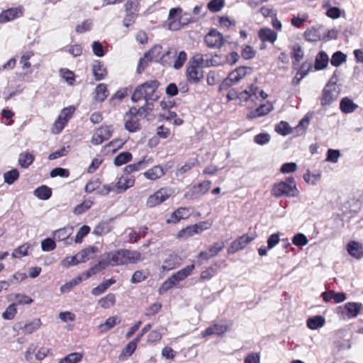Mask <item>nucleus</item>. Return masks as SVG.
Instances as JSON below:
<instances>
[{
  "label": "nucleus",
  "mask_w": 363,
  "mask_h": 363,
  "mask_svg": "<svg viewBox=\"0 0 363 363\" xmlns=\"http://www.w3.org/2000/svg\"><path fill=\"white\" fill-rule=\"evenodd\" d=\"M106 257L108 266L112 267L135 264L142 259L141 254L136 250H117L107 252Z\"/></svg>",
  "instance_id": "nucleus-1"
},
{
  "label": "nucleus",
  "mask_w": 363,
  "mask_h": 363,
  "mask_svg": "<svg viewBox=\"0 0 363 363\" xmlns=\"http://www.w3.org/2000/svg\"><path fill=\"white\" fill-rule=\"evenodd\" d=\"M160 83L157 80H149L138 86L134 90L131 100L138 102L141 99L145 101L153 102L160 98V92L157 91Z\"/></svg>",
  "instance_id": "nucleus-2"
},
{
  "label": "nucleus",
  "mask_w": 363,
  "mask_h": 363,
  "mask_svg": "<svg viewBox=\"0 0 363 363\" xmlns=\"http://www.w3.org/2000/svg\"><path fill=\"white\" fill-rule=\"evenodd\" d=\"M204 60L201 55H194L188 62L186 69V80L190 84H198L203 78Z\"/></svg>",
  "instance_id": "nucleus-3"
},
{
  "label": "nucleus",
  "mask_w": 363,
  "mask_h": 363,
  "mask_svg": "<svg viewBox=\"0 0 363 363\" xmlns=\"http://www.w3.org/2000/svg\"><path fill=\"white\" fill-rule=\"evenodd\" d=\"M187 59L185 51L177 52L174 48L165 51L160 59V64L165 67H173L175 69L182 67Z\"/></svg>",
  "instance_id": "nucleus-4"
},
{
  "label": "nucleus",
  "mask_w": 363,
  "mask_h": 363,
  "mask_svg": "<svg viewBox=\"0 0 363 363\" xmlns=\"http://www.w3.org/2000/svg\"><path fill=\"white\" fill-rule=\"evenodd\" d=\"M195 268L194 264L187 265L183 269L177 271L166 279L159 288V294H163L186 277H188Z\"/></svg>",
  "instance_id": "nucleus-5"
},
{
  "label": "nucleus",
  "mask_w": 363,
  "mask_h": 363,
  "mask_svg": "<svg viewBox=\"0 0 363 363\" xmlns=\"http://www.w3.org/2000/svg\"><path fill=\"white\" fill-rule=\"evenodd\" d=\"M272 194L276 197H294L298 194V190L294 177H289L285 181L279 182L273 186Z\"/></svg>",
  "instance_id": "nucleus-6"
},
{
  "label": "nucleus",
  "mask_w": 363,
  "mask_h": 363,
  "mask_svg": "<svg viewBox=\"0 0 363 363\" xmlns=\"http://www.w3.org/2000/svg\"><path fill=\"white\" fill-rule=\"evenodd\" d=\"M340 94V89L335 82L330 81L323 90L320 104L323 106H328L335 101Z\"/></svg>",
  "instance_id": "nucleus-7"
},
{
  "label": "nucleus",
  "mask_w": 363,
  "mask_h": 363,
  "mask_svg": "<svg viewBox=\"0 0 363 363\" xmlns=\"http://www.w3.org/2000/svg\"><path fill=\"white\" fill-rule=\"evenodd\" d=\"M363 305L357 302H347L337 308L338 313L343 318L351 319L356 318L362 311Z\"/></svg>",
  "instance_id": "nucleus-8"
},
{
  "label": "nucleus",
  "mask_w": 363,
  "mask_h": 363,
  "mask_svg": "<svg viewBox=\"0 0 363 363\" xmlns=\"http://www.w3.org/2000/svg\"><path fill=\"white\" fill-rule=\"evenodd\" d=\"M170 196V189L161 188L153 194L148 196L146 201V206L149 208L155 207L165 201Z\"/></svg>",
  "instance_id": "nucleus-9"
},
{
  "label": "nucleus",
  "mask_w": 363,
  "mask_h": 363,
  "mask_svg": "<svg viewBox=\"0 0 363 363\" xmlns=\"http://www.w3.org/2000/svg\"><path fill=\"white\" fill-rule=\"evenodd\" d=\"M211 186V182L209 180H206L199 184L194 185L185 194V197L190 199H199L209 191Z\"/></svg>",
  "instance_id": "nucleus-10"
},
{
  "label": "nucleus",
  "mask_w": 363,
  "mask_h": 363,
  "mask_svg": "<svg viewBox=\"0 0 363 363\" xmlns=\"http://www.w3.org/2000/svg\"><path fill=\"white\" fill-rule=\"evenodd\" d=\"M113 131V128L111 125L101 126L93 134L91 143L94 145L101 144L111 137Z\"/></svg>",
  "instance_id": "nucleus-11"
},
{
  "label": "nucleus",
  "mask_w": 363,
  "mask_h": 363,
  "mask_svg": "<svg viewBox=\"0 0 363 363\" xmlns=\"http://www.w3.org/2000/svg\"><path fill=\"white\" fill-rule=\"evenodd\" d=\"M204 41L210 48H220L224 45L223 35L215 29H211L205 36Z\"/></svg>",
  "instance_id": "nucleus-12"
},
{
  "label": "nucleus",
  "mask_w": 363,
  "mask_h": 363,
  "mask_svg": "<svg viewBox=\"0 0 363 363\" xmlns=\"http://www.w3.org/2000/svg\"><path fill=\"white\" fill-rule=\"evenodd\" d=\"M74 111V108L72 106L65 108L62 110L54 123V128L56 130L55 133H59L62 130L69 119L72 117Z\"/></svg>",
  "instance_id": "nucleus-13"
},
{
  "label": "nucleus",
  "mask_w": 363,
  "mask_h": 363,
  "mask_svg": "<svg viewBox=\"0 0 363 363\" xmlns=\"http://www.w3.org/2000/svg\"><path fill=\"white\" fill-rule=\"evenodd\" d=\"M182 264V258L174 252H170L163 261L161 269L168 272L176 269Z\"/></svg>",
  "instance_id": "nucleus-14"
},
{
  "label": "nucleus",
  "mask_w": 363,
  "mask_h": 363,
  "mask_svg": "<svg viewBox=\"0 0 363 363\" xmlns=\"http://www.w3.org/2000/svg\"><path fill=\"white\" fill-rule=\"evenodd\" d=\"M255 239L254 236H250L244 234L238 239L235 240L228 248V253H235L245 247V246Z\"/></svg>",
  "instance_id": "nucleus-15"
},
{
  "label": "nucleus",
  "mask_w": 363,
  "mask_h": 363,
  "mask_svg": "<svg viewBox=\"0 0 363 363\" xmlns=\"http://www.w3.org/2000/svg\"><path fill=\"white\" fill-rule=\"evenodd\" d=\"M135 184V179L132 176H121L118 181L113 184L114 193L118 194L124 192L128 189L132 187Z\"/></svg>",
  "instance_id": "nucleus-16"
},
{
  "label": "nucleus",
  "mask_w": 363,
  "mask_h": 363,
  "mask_svg": "<svg viewBox=\"0 0 363 363\" xmlns=\"http://www.w3.org/2000/svg\"><path fill=\"white\" fill-rule=\"evenodd\" d=\"M141 118L136 115L131 113L130 110L124 116L125 128L131 133H134L140 130V120Z\"/></svg>",
  "instance_id": "nucleus-17"
},
{
  "label": "nucleus",
  "mask_w": 363,
  "mask_h": 363,
  "mask_svg": "<svg viewBox=\"0 0 363 363\" xmlns=\"http://www.w3.org/2000/svg\"><path fill=\"white\" fill-rule=\"evenodd\" d=\"M23 16V7L11 8L0 14V23H6Z\"/></svg>",
  "instance_id": "nucleus-18"
},
{
  "label": "nucleus",
  "mask_w": 363,
  "mask_h": 363,
  "mask_svg": "<svg viewBox=\"0 0 363 363\" xmlns=\"http://www.w3.org/2000/svg\"><path fill=\"white\" fill-rule=\"evenodd\" d=\"M92 74L96 81L104 79L107 75V69L103 62L94 60L91 65Z\"/></svg>",
  "instance_id": "nucleus-19"
},
{
  "label": "nucleus",
  "mask_w": 363,
  "mask_h": 363,
  "mask_svg": "<svg viewBox=\"0 0 363 363\" xmlns=\"http://www.w3.org/2000/svg\"><path fill=\"white\" fill-rule=\"evenodd\" d=\"M190 216L189 208L186 207H180L174 211L170 216V218L167 220L168 223H177L182 219L188 218Z\"/></svg>",
  "instance_id": "nucleus-20"
},
{
  "label": "nucleus",
  "mask_w": 363,
  "mask_h": 363,
  "mask_svg": "<svg viewBox=\"0 0 363 363\" xmlns=\"http://www.w3.org/2000/svg\"><path fill=\"white\" fill-rule=\"evenodd\" d=\"M258 37L262 43L273 44L277 39V33L269 28H262L258 31Z\"/></svg>",
  "instance_id": "nucleus-21"
},
{
  "label": "nucleus",
  "mask_w": 363,
  "mask_h": 363,
  "mask_svg": "<svg viewBox=\"0 0 363 363\" xmlns=\"http://www.w3.org/2000/svg\"><path fill=\"white\" fill-rule=\"evenodd\" d=\"M347 250L350 255L356 259L363 257V245L357 241L349 242L347 245Z\"/></svg>",
  "instance_id": "nucleus-22"
},
{
  "label": "nucleus",
  "mask_w": 363,
  "mask_h": 363,
  "mask_svg": "<svg viewBox=\"0 0 363 363\" xmlns=\"http://www.w3.org/2000/svg\"><path fill=\"white\" fill-rule=\"evenodd\" d=\"M273 110V105L271 102L267 101L266 104L260 105L256 109L252 111L248 115L247 118H258L267 115Z\"/></svg>",
  "instance_id": "nucleus-23"
},
{
  "label": "nucleus",
  "mask_w": 363,
  "mask_h": 363,
  "mask_svg": "<svg viewBox=\"0 0 363 363\" xmlns=\"http://www.w3.org/2000/svg\"><path fill=\"white\" fill-rule=\"evenodd\" d=\"M130 113L137 116H139L140 118H144L147 117L150 112L153 110V104L152 102L145 101V104L140 108H137L135 106L131 107L130 108Z\"/></svg>",
  "instance_id": "nucleus-24"
},
{
  "label": "nucleus",
  "mask_w": 363,
  "mask_h": 363,
  "mask_svg": "<svg viewBox=\"0 0 363 363\" xmlns=\"http://www.w3.org/2000/svg\"><path fill=\"white\" fill-rule=\"evenodd\" d=\"M147 157H143V160L138 161L136 163L130 164L127 165L124 168V172L127 174H130L134 172H137L146 167L150 163L152 162V160L150 158L146 159Z\"/></svg>",
  "instance_id": "nucleus-25"
},
{
  "label": "nucleus",
  "mask_w": 363,
  "mask_h": 363,
  "mask_svg": "<svg viewBox=\"0 0 363 363\" xmlns=\"http://www.w3.org/2000/svg\"><path fill=\"white\" fill-rule=\"evenodd\" d=\"M165 174V171L160 165H155L143 173L144 177L150 180H156L161 178Z\"/></svg>",
  "instance_id": "nucleus-26"
},
{
  "label": "nucleus",
  "mask_w": 363,
  "mask_h": 363,
  "mask_svg": "<svg viewBox=\"0 0 363 363\" xmlns=\"http://www.w3.org/2000/svg\"><path fill=\"white\" fill-rule=\"evenodd\" d=\"M325 323V319L320 315L309 317L306 320L307 327L311 330H318Z\"/></svg>",
  "instance_id": "nucleus-27"
},
{
  "label": "nucleus",
  "mask_w": 363,
  "mask_h": 363,
  "mask_svg": "<svg viewBox=\"0 0 363 363\" xmlns=\"http://www.w3.org/2000/svg\"><path fill=\"white\" fill-rule=\"evenodd\" d=\"M357 108L358 105L348 97L342 98L340 102L341 111L346 114L354 112Z\"/></svg>",
  "instance_id": "nucleus-28"
},
{
  "label": "nucleus",
  "mask_w": 363,
  "mask_h": 363,
  "mask_svg": "<svg viewBox=\"0 0 363 363\" xmlns=\"http://www.w3.org/2000/svg\"><path fill=\"white\" fill-rule=\"evenodd\" d=\"M227 326L223 324H214L207 328L202 332V336L204 337L208 335H220L227 331Z\"/></svg>",
  "instance_id": "nucleus-29"
},
{
  "label": "nucleus",
  "mask_w": 363,
  "mask_h": 363,
  "mask_svg": "<svg viewBox=\"0 0 363 363\" xmlns=\"http://www.w3.org/2000/svg\"><path fill=\"white\" fill-rule=\"evenodd\" d=\"M329 58L325 51H320L316 55L314 67L315 70L325 69L328 65Z\"/></svg>",
  "instance_id": "nucleus-30"
},
{
  "label": "nucleus",
  "mask_w": 363,
  "mask_h": 363,
  "mask_svg": "<svg viewBox=\"0 0 363 363\" xmlns=\"http://www.w3.org/2000/svg\"><path fill=\"white\" fill-rule=\"evenodd\" d=\"M140 341V337H136L133 340L128 343V345L122 350L119 359L124 360V357L130 356L136 349L137 343Z\"/></svg>",
  "instance_id": "nucleus-31"
},
{
  "label": "nucleus",
  "mask_w": 363,
  "mask_h": 363,
  "mask_svg": "<svg viewBox=\"0 0 363 363\" xmlns=\"http://www.w3.org/2000/svg\"><path fill=\"white\" fill-rule=\"evenodd\" d=\"M33 195L40 200H48L52 196V189L45 185H42L34 190Z\"/></svg>",
  "instance_id": "nucleus-32"
},
{
  "label": "nucleus",
  "mask_w": 363,
  "mask_h": 363,
  "mask_svg": "<svg viewBox=\"0 0 363 363\" xmlns=\"http://www.w3.org/2000/svg\"><path fill=\"white\" fill-rule=\"evenodd\" d=\"M251 68L249 67H240L231 72L228 77L234 82V83L238 82L242 79L247 73V70H250Z\"/></svg>",
  "instance_id": "nucleus-33"
},
{
  "label": "nucleus",
  "mask_w": 363,
  "mask_h": 363,
  "mask_svg": "<svg viewBox=\"0 0 363 363\" xmlns=\"http://www.w3.org/2000/svg\"><path fill=\"white\" fill-rule=\"evenodd\" d=\"M116 283V280L113 278L104 281L101 284L94 287L91 290V294L94 296H99L105 292L112 284Z\"/></svg>",
  "instance_id": "nucleus-34"
},
{
  "label": "nucleus",
  "mask_w": 363,
  "mask_h": 363,
  "mask_svg": "<svg viewBox=\"0 0 363 363\" xmlns=\"http://www.w3.org/2000/svg\"><path fill=\"white\" fill-rule=\"evenodd\" d=\"M162 47L160 45H155L152 49L145 53V57H149L150 61L159 62L160 63V59L162 55Z\"/></svg>",
  "instance_id": "nucleus-35"
},
{
  "label": "nucleus",
  "mask_w": 363,
  "mask_h": 363,
  "mask_svg": "<svg viewBox=\"0 0 363 363\" xmlns=\"http://www.w3.org/2000/svg\"><path fill=\"white\" fill-rule=\"evenodd\" d=\"M72 233V228L69 227H65L63 228L58 229L53 233V238L57 241L65 240L71 235Z\"/></svg>",
  "instance_id": "nucleus-36"
},
{
  "label": "nucleus",
  "mask_w": 363,
  "mask_h": 363,
  "mask_svg": "<svg viewBox=\"0 0 363 363\" xmlns=\"http://www.w3.org/2000/svg\"><path fill=\"white\" fill-rule=\"evenodd\" d=\"M98 252V247L96 246H89L81 250L78 254L79 262H85L90 259L91 255Z\"/></svg>",
  "instance_id": "nucleus-37"
},
{
  "label": "nucleus",
  "mask_w": 363,
  "mask_h": 363,
  "mask_svg": "<svg viewBox=\"0 0 363 363\" xmlns=\"http://www.w3.org/2000/svg\"><path fill=\"white\" fill-rule=\"evenodd\" d=\"M112 230V226L108 221H101L95 226L93 233L96 235H102L109 233Z\"/></svg>",
  "instance_id": "nucleus-38"
},
{
  "label": "nucleus",
  "mask_w": 363,
  "mask_h": 363,
  "mask_svg": "<svg viewBox=\"0 0 363 363\" xmlns=\"http://www.w3.org/2000/svg\"><path fill=\"white\" fill-rule=\"evenodd\" d=\"M34 161V156L30 152H24L19 155L18 164L24 169H27Z\"/></svg>",
  "instance_id": "nucleus-39"
},
{
  "label": "nucleus",
  "mask_w": 363,
  "mask_h": 363,
  "mask_svg": "<svg viewBox=\"0 0 363 363\" xmlns=\"http://www.w3.org/2000/svg\"><path fill=\"white\" fill-rule=\"evenodd\" d=\"M42 325L40 318H35L28 323L24 325L22 328L24 334H31L34 331L37 330Z\"/></svg>",
  "instance_id": "nucleus-40"
},
{
  "label": "nucleus",
  "mask_w": 363,
  "mask_h": 363,
  "mask_svg": "<svg viewBox=\"0 0 363 363\" xmlns=\"http://www.w3.org/2000/svg\"><path fill=\"white\" fill-rule=\"evenodd\" d=\"M19 172L14 168L4 174V181L9 185L13 184L19 178Z\"/></svg>",
  "instance_id": "nucleus-41"
},
{
  "label": "nucleus",
  "mask_w": 363,
  "mask_h": 363,
  "mask_svg": "<svg viewBox=\"0 0 363 363\" xmlns=\"http://www.w3.org/2000/svg\"><path fill=\"white\" fill-rule=\"evenodd\" d=\"M132 157V154L129 152H121L114 158V164L117 167L121 166L130 162Z\"/></svg>",
  "instance_id": "nucleus-42"
},
{
  "label": "nucleus",
  "mask_w": 363,
  "mask_h": 363,
  "mask_svg": "<svg viewBox=\"0 0 363 363\" xmlns=\"http://www.w3.org/2000/svg\"><path fill=\"white\" fill-rule=\"evenodd\" d=\"M11 296L13 297V300L16 301V305H28L33 302V298L24 294L16 293L13 294Z\"/></svg>",
  "instance_id": "nucleus-43"
},
{
  "label": "nucleus",
  "mask_w": 363,
  "mask_h": 363,
  "mask_svg": "<svg viewBox=\"0 0 363 363\" xmlns=\"http://www.w3.org/2000/svg\"><path fill=\"white\" fill-rule=\"evenodd\" d=\"M34 55L33 50H26L23 52L20 60V64L21 65L22 69H26L31 67V64L29 60Z\"/></svg>",
  "instance_id": "nucleus-44"
},
{
  "label": "nucleus",
  "mask_w": 363,
  "mask_h": 363,
  "mask_svg": "<svg viewBox=\"0 0 363 363\" xmlns=\"http://www.w3.org/2000/svg\"><path fill=\"white\" fill-rule=\"evenodd\" d=\"M116 297L113 294H108L99 301V303L103 308H109L115 304Z\"/></svg>",
  "instance_id": "nucleus-45"
},
{
  "label": "nucleus",
  "mask_w": 363,
  "mask_h": 363,
  "mask_svg": "<svg viewBox=\"0 0 363 363\" xmlns=\"http://www.w3.org/2000/svg\"><path fill=\"white\" fill-rule=\"evenodd\" d=\"M347 60V55L341 51H337L332 55L330 63L334 67H339Z\"/></svg>",
  "instance_id": "nucleus-46"
},
{
  "label": "nucleus",
  "mask_w": 363,
  "mask_h": 363,
  "mask_svg": "<svg viewBox=\"0 0 363 363\" xmlns=\"http://www.w3.org/2000/svg\"><path fill=\"white\" fill-rule=\"evenodd\" d=\"M96 100L103 101L108 96V91L104 84H99L95 89Z\"/></svg>",
  "instance_id": "nucleus-47"
},
{
  "label": "nucleus",
  "mask_w": 363,
  "mask_h": 363,
  "mask_svg": "<svg viewBox=\"0 0 363 363\" xmlns=\"http://www.w3.org/2000/svg\"><path fill=\"white\" fill-rule=\"evenodd\" d=\"M163 331L164 328L162 327L152 330L147 336V341L151 343L159 342L162 337Z\"/></svg>",
  "instance_id": "nucleus-48"
},
{
  "label": "nucleus",
  "mask_w": 363,
  "mask_h": 363,
  "mask_svg": "<svg viewBox=\"0 0 363 363\" xmlns=\"http://www.w3.org/2000/svg\"><path fill=\"white\" fill-rule=\"evenodd\" d=\"M82 359V354L79 352L71 353L62 358L59 363H78Z\"/></svg>",
  "instance_id": "nucleus-49"
},
{
  "label": "nucleus",
  "mask_w": 363,
  "mask_h": 363,
  "mask_svg": "<svg viewBox=\"0 0 363 363\" xmlns=\"http://www.w3.org/2000/svg\"><path fill=\"white\" fill-rule=\"evenodd\" d=\"M291 57L293 59V64L294 65L298 64L300 62V61L303 57V51L302 50V48L298 45H295L293 48L292 53H291Z\"/></svg>",
  "instance_id": "nucleus-50"
},
{
  "label": "nucleus",
  "mask_w": 363,
  "mask_h": 363,
  "mask_svg": "<svg viewBox=\"0 0 363 363\" xmlns=\"http://www.w3.org/2000/svg\"><path fill=\"white\" fill-rule=\"evenodd\" d=\"M199 164V160L197 159H191L189 160L187 162H186L183 166H182L179 169H177L176 174L177 176L182 175L185 172L190 170L194 167L196 166Z\"/></svg>",
  "instance_id": "nucleus-51"
},
{
  "label": "nucleus",
  "mask_w": 363,
  "mask_h": 363,
  "mask_svg": "<svg viewBox=\"0 0 363 363\" xmlns=\"http://www.w3.org/2000/svg\"><path fill=\"white\" fill-rule=\"evenodd\" d=\"M92 204L93 202L91 200H86L83 201L82 203L76 206L75 208H74L73 212L76 215L82 214L86 211L87 210H89L91 207Z\"/></svg>",
  "instance_id": "nucleus-52"
},
{
  "label": "nucleus",
  "mask_w": 363,
  "mask_h": 363,
  "mask_svg": "<svg viewBox=\"0 0 363 363\" xmlns=\"http://www.w3.org/2000/svg\"><path fill=\"white\" fill-rule=\"evenodd\" d=\"M117 323L116 317H109L107 318L104 323H102L99 325V329L102 333L106 332L113 328L117 324Z\"/></svg>",
  "instance_id": "nucleus-53"
},
{
  "label": "nucleus",
  "mask_w": 363,
  "mask_h": 363,
  "mask_svg": "<svg viewBox=\"0 0 363 363\" xmlns=\"http://www.w3.org/2000/svg\"><path fill=\"white\" fill-rule=\"evenodd\" d=\"M275 130L281 135H287L291 133V128L287 122L281 121L276 125Z\"/></svg>",
  "instance_id": "nucleus-54"
},
{
  "label": "nucleus",
  "mask_w": 363,
  "mask_h": 363,
  "mask_svg": "<svg viewBox=\"0 0 363 363\" xmlns=\"http://www.w3.org/2000/svg\"><path fill=\"white\" fill-rule=\"evenodd\" d=\"M308 240L303 233H297L292 238V243L298 247H303L308 244Z\"/></svg>",
  "instance_id": "nucleus-55"
},
{
  "label": "nucleus",
  "mask_w": 363,
  "mask_h": 363,
  "mask_svg": "<svg viewBox=\"0 0 363 363\" xmlns=\"http://www.w3.org/2000/svg\"><path fill=\"white\" fill-rule=\"evenodd\" d=\"M304 37L309 42H316L320 39L318 31L313 28L307 29L304 33Z\"/></svg>",
  "instance_id": "nucleus-56"
},
{
  "label": "nucleus",
  "mask_w": 363,
  "mask_h": 363,
  "mask_svg": "<svg viewBox=\"0 0 363 363\" xmlns=\"http://www.w3.org/2000/svg\"><path fill=\"white\" fill-rule=\"evenodd\" d=\"M60 73L61 77L67 82L68 84H74L75 77L73 72L67 69H60Z\"/></svg>",
  "instance_id": "nucleus-57"
},
{
  "label": "nucleus",
  "mask_w": 363,
  "mask_h": 363,
  "mask_svg": "<svg viewBox=\"0 0 363 363\" xmlns=\"http://www.w3.org/2000/svg\"><path fill=\"white\" fill-rule=\"evenodd\" d=\"M17 313L16 303L10 304L2 313V318L5 320H12Z\"/></svg>",
  "instance_id": "nucleus-58"
},
{
  "label": "nucleus",
  "mask_w": 363,
  "mask_h": 363,
  "mask_svg": "<svg viewBox=\"0 0 363 363\" xmlns=\"http://www.w3.org/2000/svg\"><path fill=\"white\" fill-rule=\"evenodd\" d=\"M90 227L86 225H82L79 230H78L76 236H75V238H74V242L76 243H81L82 242V240L83 238L86 236L90 232Z\"/></svg>",
  "instance_id": "nucleus-59"
},
{
  "label": "nucleus",
  "mask_w": 363,
  "mask_h": 363,
  "mask_svg": "<svg viewBox=\"0 0 363 363\" xmlns=\"http://www.w3.org/2000/svg\"><path fill=\"white\" fill-rule=\"evenodd\" d=\"M311 68V65L306 63L302 64L294 80L296 79V83H298L303 77H305Z\"/></svg>",
  "instance_id": "nucleus-60"
},
{
  "label": "nucleus",
  "mask_w": 363,
  "mask_h": 363,
  "mask_svg": "<svg viewBox=\"0 0 363 363\" xmlns=\"http://www.w3.org/2000/svg\"><path fill=\"white\" fill-rule=\"evenodd\" d=\"M79 263H82V262H79V257L78 256V254H77L74 256L67 257L64 258L61 262V264L65 267L74 266Z\"/></svg>",
  "instance_id": "nucleus-61"
},
{
  "label": "nucleus",
  "mask_w": 363,
  "mask_h": 363,
  "mask_svg": "<svg viewBox=\"0 0 363 363\" xmlns=\"http://www.w3.org/2000/svg\"><path fill=\"white\" fill-rule=\"evenodd\" d=\"M340 152L339 150L328 149L326 154L325 160L327 162L336 163L340 157Z\"/></svg>",
  "instance_id": "nucleus-62"
},
{
  "label": "nucleus",
  "mask_w": 363,
  "mask_h": 363,
  "mask_svg": "<svg viewBox=\"0 0 363 363\" xmlns=\"http://www.w3.org/2000/svg\"><path fill=\"white\" fill-rule=\"evenodd\" d=\"M224 0H211L208 3V9L212 12H218L224 6Z\"/></svg>",
  "instance_id": "nucleus-63"
},
{
  "label": "nucleus",
  "mask_w": 363,
  "mask_h": 363,
  "mask_svg": "<svg viewBox=\"0 0 363 363\" xmlns=\"http://www.w3.org/2000/svg\"><path fill=\"white\" fill-rule=\"evenodd\" d=\"M56 247L55 242L52 238H45L41 242V248L44 252H50Z\"/></svg>",
  "instance_id": "nucleus-64"
}]
</instances>
